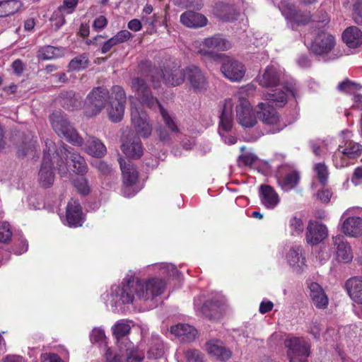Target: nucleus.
<instances>
[{
  "mask_svg": "<svg viewBox=\"0 0 362 362\" xmlns=\"http://www.w3.org/2000/svg\"><path fill=\"white\" fill-rule=\"evenodd\" d=\"M298 91V87L296 84L291 83L284 84L279 91L276 90L274 93H267L264 94V98L267 102L258 104L257 114L264 124L273 127L270 131L271 133L279 132L286 127V124L280 122L276 110L270 105V103H276V105L282 107L286 104L290 96L296 98Z\"/></svg>",
  "mask_w": 362,
  "mask_h": 362,
  "instance_id": "nucleus-1",
  "label": "nucleus"
},
{
  "mask_svg": "<svg viewBox=\"0 0 362 362\" xmlns=\"http://www.w3.org/2000/svg\"><path fill=\"white\" fill-rule=\"evenodd\" d=\"M131 88L141 105L148 108L158 107L166 127L173 133H178L179 128L174 117L170 115L151 94L144 79L136 77L132 79Z\"/></svg>",
  "mask_w": 362,
  "mask_h": 362,
  "instance_id": "nucleus-2",
  "label": "nucleus"
},
{
  "mask_svg": "<svg viewBox=\"0 0 362 362\" xmlns=\"http://www.w3.org/2000/svg\"><path fill=\"white\" fill-rule=\"evenodd\" d=\"M101 298L111 306L113 312H123L125 305L136 300L134 293V277L125 278L121 285L112 286L110 292L103 294Z\"/></svg>",
  "mask_w": 362,
  "mask_h": 362,
  "instance_id": "nucleus-3",
  "label": "nucleus"
},
{
  "mask_svg": "<svg viewBox=\"0 0 362 362\" xmlns=\"http://www.w3.org/2000/svg\"><path fill=\"white\" fill-rule=\"evenodd\" d=\"M166 288L164 279L157 276L134 280V293L136 300L148 304L151 307L156 306L157 298Z\"/></svg>",
  "mask_w": 362,
  "mask_h": 362,
  "instance_id": "nucleus-4",
  "label": "nucleus"
},
{
  "mask_svg": "<svg viewBox=\"0 0 362 362\" xmlns=\"http://www.w3.org/2000/svg\"><path fill=\"white\" fill-rule=\"evenodd\" d=\"M52 129L56 134L76 146L83 145V139L69 122L66 115L61 111L53 112L50 116Z\"/></svg>",
  "mask_w": 362,
  "mask_h": 362,
  "instance_id": "nucleus-5",
  "label": "nucleus"
},
{
  "mask_svg": "<svg viewBox=\"0 0 362 362\" xmlns=\"http://www.w3.org/2000/svg\"><path fill=\"white\" fill-rule=\"evenodd\" d=\"M110 98V93L106 88L100 86L93 88L86 98L85 114L88 117L97 115Z\"/></svg>",
  "mask_w": 362,
  "mask_h": 362,
  "instance_id": "nucleus-6",
  "label": "nucleus"
},
{
  "mask_svg": "<svg viewBox=\"0 0 362 362\" xmlns=\"http://www.w3.org/2000/svg\"><path fill=\"white\" fill-rule=\"evenodd\" d=\"M46 149L44 150L43 160L38 173V182L45 187H49L54 182V173L53 163L51 160V153L55 149V145L51 140L45 142Z\"/></svg>",
  "mask_w": 362,
  "mask_h": 362,
  "instance_id": "nucleus-7",
  "label": "nucleus"
},
{
  "mask_svg": "<svg viewBox=\"0 0 362 362\" xmlns=\"http://www.w3.org/2000/svg\"><path fill=\"white\" fill-rule=\"evenodd\" d=\"M194 305L195 312L199 316H205L211 320L222 315L223 303L218 298L205 300L203 296H198L194 298Z\"/></svg>",
  "mask_w": 362,
  "mask_h": 362,
  "instance_id": "nucleus-8",
  "label": "nucleus"
},
{
  "mask_svg": "<svg viewBox=\"0 0 362 362\" xmlns=\"http://www.w3.org/2000/svg\"><path fill=\"white\" fill-rule=\"evenodd\" d=\"M233 103L231 99L224 101L218 127V133L223 141L230 145L235 144L237 141L235 137L228 134L233 127Z\"/></svg>",
  "mask_w": 362,
  "mask_h": 362,
  "instance_id": "nucleus-9",
  "label": "nucleus"
},
{
  "mask_svg": "<svg viewBox=\"0 0 362 362\" xmlns=\"http://www.w3.org/2000/svg\"><path fill=\"white\" fill-rule=\"evenodd\" d=\"M112 94L115 95L114 100L110 101L106 110L109 119L116 123L123 118L127 97L124 89L119 86L112 88Z\"/></svg>",
  "mask_w": 362,
  "mask_h": 362,
  "instance_id": "nucleus-10",
  "label": "nucleus"
},
{
  "mask_svg": "<svg viewBox=\"0 0 362 362\" xmlns=\"http://www.w3.org/2000/svg\"><path fill=\"white\" fill-rule=\"evenodd\" d=\"M119 164L124 183L122 193L126 197H133L139 191V188L136 186L138 172L134 165L129 161L126 163L123 159L120 158Z\"/></svg>",
  "mask_w": 362,
  "mask_h": 362,
  "instance_id": "nucleus-11",
  "label": "nucleus"
},
{
  "mask_svg": "<svg viewBox=\"0 0 362 362\" xmlns=\"http://www.w3.org/2000/svg\"><path fill=\"white\" fill-rule=\"evenodd\" d=\"M54 153L61 158H64L69 167L76 174L83 175L88 172V165L83 156L71 152L66 145L62 144Z\"/></svg>",
  "mask_w": 362,
  "mask_h": 362,
  "instance_id": "nucleus-12",
  "label": "nucleus"
},
{
  "mask_svg": "<svg viewBox=\"0 0 362 362\" xmlns=\"http://www.w3.org/2000/svg\"><path fill=\"white\" fill-rule=\"evenodd\" d=\"M334 36L325 30H315L313 39L309 44L310 49L317 55H323L329 53L335 46Z\"/></svg>",
  "mask_w": 362,
  "mask_h": 362,
  "instance_id": "nucleus-13",
  "label": "nucleus"
},
{
  "mask_svg": "<svg viewBox=\"0 0 362 362\" xmlns=\"http://www.w3.org/2000/svg\"><path fill=\"white\" fill-rule=\"evenodd\" d=\"M279 8L292 29H295L296 25H306L311 19L310 13L298 11L293 4L286 0L281 1Z\"/></svg>",
  "mask_w": 362,
  "mask_h": 362,
  "instance_id": "nucleus-14",
  "label": "nucleus"
},
{
  "mask_svg": "<svg viewBox=\"0 0 362 362\" xmlns=\"http://www.w3.org/2000/svg\"><path fill=\"white\" fill-rule=\"evenodd\" d=\"M290 362H303L310 355V345L304 338L293 337L285 340Z\"/></svg>",
  "mask_w": 362,
  "mask_h": 362,
  "instance_id": "nucleus-15",
  "label": "nucleus"
},
{
  "mask_svg": "<svg viewBox=\"0 0 362 362\" xmlns=\"http://www.w3.org/2000/svg\"><path fill=\"white\" fill-rule=\"evenodd\" d=\"M202 46V47L198 51L200 54L214 57L216 52L229 49L231 47V44L221 35H215L204 39Z\"/></svg>",
  "mask_w": 362,
  "mask_h": 362,
  "instance_id": "nucleus-16",
  "label": "nucleus"
},
{
  "mask_svg": "<svg viewBox=\"0 0 362 362\" xmlns=\"http://www.w3.org/2000/svg\"><path fill=\"white\" fill-rule=\"evenodd\" d=\"M131 119L137 134L143 138H148L152 132V127L148 122L147 115L137 107L131 104Z\"/></svg>",
  "mask_w": 362,
  "mask_h": 362,
  "instance_id": "nucleus-17",
  "label": "nucleus"
},
{
  "mask_svg": "<svg viewBox=\"0 0 362 362\" xmlns=\"http://www.w3.org/2000/svg\"><path fill=\"white\" fill-rule=\"evenodd\" d=\"M341 231L349 238H358L362 235V218L349 216V210L343 213L340 219Z\"/></svg>",
  "mask_w": 362,
  "mask_h": 362,
  "instance_id": "nucleus-18",
  "label": "nucleus"
},
{
  "mask_svg": "<svg viewBox=\"0 0 362 362\" xmlns=\"http://www.w3.org/2000/svg\"><path fill=\"white\" fill-rule=\"evenodd\" d=\"M236 119L238 123L245 128H251L257 122L252 107L245 98H240L236 105Z\"/></svg>",
  "mask_w": 362,
  "mask_h": 362,
  "instance_id": "nucleus-19",
  "label": "nucleus"
},
{
  "mask_svg": "<svg viewBox=\"0 0 362 362\" xmlns=\"http://www.w3.org/2000/svg\"><path fill=\"white\" fill-rule=\"evenodd\" d=\"M185 80L194 92H202L207 88L208 81L204 74L195 65L185 68Z\"/></svg>",
  "mask_w": 362,
  "mask_h": 362,
  "instance_id": "nucleus-20",
  "label": "nucleus"
},
{
  "mask_svg": "<svg viewBox=\"0 0 362 362\" xmlns=\"http://www.w3.org/2000/svg\"><path fill=\"white\" fill-rule=\"evenodd\" d=\"M335 250L336 259L338 262L349 263L353 259L354 255L349 242L341 235H337L332 238Z\"/></svg>",
  "mask_w": 362,
  "mask_h": 362,
  "instance_id": "nucleus-21",
  "label": "nucleus"
},
{
  "mask_svg": "<svg viewBox=\"0 0 362 362\" xmlns=\"http://www.w3.org/2000/svg\"><path fill=\"white\" fill-rule=\"evenodd\" d=\"M283 72L274 65L267 66L264 72L257 76L258 83L264 88L277 86L282 78Z\"/></svg>",
  "mask_w": 362,
  "mask_h": 362,
  "instance_id": "nucleus-22",
  "label": "nucleus"
},
{
  "mask_svg": "<svg viewBox=\"0 0 362 362\" xmlns=\"http://www.w3.org/2000/svg\"><path fill=\"white\" fill-rule=\"evenodd\" d=\"M221 70L226 78L235 82L240 81L245 74L243 64L238 61L229 59L224 60Z\"/></svg>",
  "mask_w": 362,
  "mask_h": 362,
  "instance_id": "nucleus-23",
  "label": "nucleus"
},
{
  "mask_svg": "<svg viewBox=\"0 0 362 362\" xmlns=\"http://www.w3.org/2000/svg\"><path fill=\"white\" fill-rule=\"evenodd\" d=\"M122 151L128 158L137 159L144 153L142 144L139 137L128 136L121 146Z\"/></svg>",
  "mask_w": 362,
  "mask_h": 362,
  "instance_id": "nucleus-24",
  "label": "nucleus"
},
{
  "mask_svg": "<svg viewBox=\"0 0 362 362\" xmlns=\"http://www.w3.org/2000/svg\"><path fill=\"white\" fill-rule=\"evenodd\" d=\"M325 225L316 221H310L307 228L306 240L310 245H317L327 236Z\"/></svg>",
  "mask_w": 362,
  "mask_h": 362,
  "instance_id": "nucleus-25",
  "label": "nucleus"
},
{
  "mask_svg": "<svg viewBox=\"0 0 362 362\" xmlns=\"http://www.w3.org/2000/svg\"><path fill=\"white\" fill-rule=\"evenodd\" d=\"M259 197L261 204L269 210L274 209L280 203V197L273 187L262 185L259 187Z\"/></svg>",
  "mask_w": 362,
  "mask_h": 362,
  "instance_id": "nucleus-26",
  "label": "nucleus"
},
{
  "mask_svg": "<svg viewBox=\"0 0 362 362\" xmlns=\"http://www.w3.org/2000/svg\"><path fill=\"white\" fill-rule=\"evenodd\" d=\"M83 220L82 209L77 200L71 199L67 204L66 210V221L70 227L81 226Z\"/></svg>",
  "mask_w": 362,
  "mask_h": 362,
  "instance_id": "nucleus-27",
  "label": "nucleus"
},
{
  "mask_svg": "<svg viewBox=\"0 0 362 362\" xmlns=\"http://www.w3.org/2000/svg\"><path fill=\"white\" fill-rule=\"evenodd\" d=\"M302 252V247L299 246L292 247L286 256L288 264L296 272L303 271L304 267H306L305 259Z\"/></svg>",
  "mask_w": 362,
  "mask_h": 362,
  "instance_id": "nucleus-28",
  "label": "nucleus"
},
{
  "mask_svg": "<svg viewBox=\"0 0 362 362\" xmlns=\"http://www.w3.org/2000/svg\"><path fill=\"white\" fill-rule=\"evenodd\" d=\"M170 333L184 342L194 340L197 335V331L194 327L182 323L171 326Z\"/></svg>",
  "mask_w": 362,
  "mask_h": 362,
  "instance_id": "nucleus-29",
  "label": "nucleus"
},
{
  "mask_svg": "<svg viewBox=\"0 0 362 362\" xmlns=\"http://www.w3.org/2000/svg\"><path fill=\"white\" fill-rule=\"evenodd\" d=\"M81 146L88 154L97 158L103 156L107 151L104 144L98 138L92 136H87L86 142Z\"/></svg>",
  "mask_w": 362,
  "mask_h": 362,
  "instance_id": "nucleus-30",
  "label": "nucleus"
},
{
  "mask_svg": "<svg viewBox=\"0 0 362 362\" xmlns=\"http://www.w3.org/2000/svg\"><path fill=\"white\" fill-rule=\"evenodd\" d=\"M310 296L313 305L318 309H325L327 307L329 299L323 288L320 284L312 282L309 285Z\"/></svg>",
  "mask_w": 362,
  "mask_h": 362,
  "instance_id": "nucleus-31",
  "label": "nucleus"
},
{
  "mask_svg": "<svg viewBox=\"0 0 362 362\" xmlns=\"http://www.w3.org/2000/svg\"><path fill=\"white\" fill-rule=\"evenodd\" d=\"M180 22L186 27L197 28L205 26L208 21L207 18L201 13L187 11L180 16Z\"/></svg>",
  "mask_w": 362,
  "mask_h": 362,
  "instance_id": "nucleus-32",
  "label": "nucleus"
},
{
  "mask_svg": "<svg viewBox=\"0 0 362 362\" xmlns=\"http://www.w3.org/2000/svg\"><path fill=\"white\" fill-rule=\"evenodd\" d=\"M214 12L218 18L226 22L236 20L238 16V12L233 5L223 2L216 4Z\"/></svg>",
  "mask_w": 362,
  "mask_h": 362,
  "instance_id": "nucleus-33",
  "label": "nucleus"
},
{
  "mask_svg": "<svg viewBox=\"0 0 362 362\" xmlns=\"http://www.w3.org/2000/svg\"><path fill=\"white\" fill-rule=\"evenodd\" d=\"M209 354L221 361H226L231 357V352L226 349L219 341H210L206 345Z\"/></svg>",
  "mask_w": 362,
  "mask_h": 362,
  "instance_id": "nucleus-34",
  "label": "nucleus"
},
{
  "mask_svg": "<svg viewBox=\"0 0 362 362\" xmlns=\"http://www.w3.org/2000/svg\"><path fill=\"white\" fill-rule=\"evenodd\" d=\"M163 79L166 85L176 86L182 84L185 80V69H165L162 71Z\"/></svg>",
  "mask_w": 362,
  "mask_h": 362,
  "instance_id": "nucleus-35",
  "label": "nucleus"
},
{
  "mask_svg": "<svg viewBox=\"0 0 362 362\" xmlns=\"http://www.w3.org/2000/svg\"><path fill=\"white\" fill-rule=\"evenodd\" d=\"M344 42L349 48H356L362 45V32L356 26L347 28L342 34Z\"/></svg>",
  "mask_w": 362,
  "mask_h": 362,
  "instance_id": "nucleus-36",
  "label": "nucleus"
},
{
  "mask_svg": "<svg viewBox=\"0 0 362 362\" xmlns=\"http://www.w3.org/2000/svg\"><path fill=\"white\" fill-rule=\"evenodd\" d=\"M345 286L350 298L354 302L362 304V276L349 279Z\"/></svg>",
  "mask_w": 362,
  "mask_h": 362,
  "instance_id": "nucleus-37",
  "label": "nucleus"
},
{
  "mask_svg": "<svg viewBox=\"0 0 362 362\" xmlns=\"http://www.w3.org/2000/svg\"><path fill=\"white\" fill-rule=\"evenodd\" d=\"M131 330L130 322L127 320H120L115 322L112 327L113 335L117 340V343L122 344L125 341H128L125 337L129 334Z\"/></svg>",
  "mask_w": 362,
  "mask_h": 362,
  "instance_id": "nucleus-38",
  "label": "nucleus"
},
{
  "mask_svg": "<svg viewBox=\"0 0 362 362\" xmlns=\"http://www.w3.org/2000/svg\"><path fill=\"white\" fill-rule=\"evenodd\" d=\"M300 175L297 171H291L284 177L279 178L278 183L284 192H289L295 188L299 182Z\"/></svg>",
  "mask_w": 362,
  "mask_h": 362,
  "instance_id": "nucleus-39",
  "label": "nucleus"
},
{
  "mask_svg": "<svg viewBox=\"0 0 362 362\" xmlns=\"http://www.w3.org/2000/svg\"><path fill=\"white\" fill-rule=\"evenodd\" d=\"M23 4L18 0L0 1V18L13 15L20 11Z\"/></svg>",
  "mask_w": 362,
  "mask_h": 362,
  "instance_id": "nucleus-40",
  "label": "nucleus"
},
{
  "mask_svg": "<svg viewBox=\"0 0 362 362\" xmlns=\"http://www.w3.org/2000/svg\"><path fill=\"white\" fill-rule=\"evenodd\" d=\"M165 346L158 335L152 336L151 348L148 351V358H159L164 354Z\"/></svg>",
  "mask_w": 362,
  "mask_h": 362,
  "instance_id": "nucleus-41",
  "label": "nucleus"
},
{
  "mask_svg": "<svg viewBox=\"0 0 362 362\" xmlns=\"http://www.w3.org/2000/svg\"><path fill=\"white\" fill-rule=\"evenodd\" d=\"M126 349L127 362H140L144 358V353L137 347H134L131 341L124 344Z\"/></svg>",
  "mask_w": 362,
  "mask_h": 362,
  "instance_id": "nucleus-42",
  "label": "nucleus"
},
{
  "mask_svg": "<svg viewBox=\"0 0 362 362\" xmlns=\"http://www.w3.org/2000/svg\"><path fill=\"white\" fill-rule=\"evenodd\" d=\"M341 149L348 158H356L361 155L362 146L358 143L350 141L345 144L344 147L341 146Z\"/></svg>",
  "mask_w": 362,
  "mask_h": 362,
  "instance_id": "nucleus-43",
  "label": "nucleus"
},
{
  "mask_svg": "<svg viewBox=\"0 0 362 362\" xmlns=\"http://www.w3.org/2000/svg\"><path fill=\"white\" fill-rule=\"evenodd\" d=\"M310 146L313 153L317 156H324L329 150V141L327 140H311Z\"/></svg>",
  "mask_w": 362,
  "mask_h": 362,
  "instance_id": "nucleus-44",
  "label": "nucleus"
},
{
  "mask_svg": "<svg viewBox=\"0 0 362 362\" xmlns=\"http://www.w3.org/2000/svg\"><path fill=\"white\" fill-rule=\"evenodd\" d=\"M88 59L87 56L83 54L76 56L71 60L69 64V69L70 71H79L87 67Z\"/></svg>",
  "mask_w": 362,
  "mask_h": 362,
  "instance_id": "nucleus-45",
  "label": "nucleus"
},
{
  "mask_svg": "<svg viewBox=\"0 0 362 362\" xmlns=\"http://www.w3.org/2000/svg\"><path fill=\"white\" fill-rule=\"evenodd\" d=\"M341 148V146H339L338 151L335 152L333 156V163L337 168H342L349 164V159H350V158H348L346 155L343 153Z\"/></svg>",
  "mask_w": 362,
  "mask_h": 362,
  "instance_id": "nucleus-46",
  "label": "nucleus"
},
{
  "mask_svg": "<svg viewBox=\"0 0 362 362\" xmlns=\"http://www.w3.org/2000/svg\"><path fill=\"white\" fill-rule=\"evenodd\" d=\"M338 89L347 93H354L356 91L360 90L362 86L350 80H345L338 85Z\"/></svg>",
  "mask_w": 362,
  "mask_h": 362,
  "instance_id": "nucleus-47",
  "label": "nucleus"
},
{
  "mask_svg": "<svg viewBox=\"0 0 362 362\" xmlns=\"http://www.w3.org/2000/svg\"><path fill=\"white\" fill-rule=\"evenodd\" d=\"M37 151L36 141H32L28 144H24L23 146L18 150V155L19 157H34L35 151Z\"/></svg>",
  "mask_w": 362,
  "mask_h": 362,
  "instance_id": "nucleus-48",
  "label": "nucleus"
},
{
  "mask_svg": "<svg viewBox=\"0 0 362 362\" xmlns=\"http://www.w3.org/2000/svg\"><path fill=\"white\" fill-rule=\"evenodd\" d=\"M314 170L320 182L325 185L328 178V170L326 165L324 163H319L315 165Z\"/></svg>",
  "mask_w": 362,
  "mask_h": 362,
  "instance_id": "nucleus-49",
  "label": "nucleus"
},
{
  "mask_svg": "<svg viewBox=\"0 0 362 362\" xmlns=\"http://www.w3.org/2000/svg\"><path fill=\"white\" fill-rule=\"evenodd\" d=\"M12 236L11 226L7 222H0V243H6Z\"/></svg>",
  "mask_w": 362,
  "mask_h": 362,
  "instance_id": "nucleus-50",
  "label": "nucleus"
},
{
  "mask_svg": "<svg viewBox=\"0 0 362 362\" xmlns=\"http://www.w3.org/2000/svg\"><path fill=\"white\" fill-rule=\"evenodd\" d=\"M158 267L161 274L165 276L176 277L179 274V271L173 264L163 263L158 265Z\"/></svg>",
  "mask_w": 362,
  "mask_h": 362,
  "instance_id": "nucleus-51",
  "label": "nucleus"
},
{
  "mask_svg": "<svg viewBox=\"0 0 362 362\" xmlns=\"http://www.w3.org/2000/svg\"><path fill=\"white\" fill-rule=\"evenodd\" d=\"M291 233L293 235H298L303 233L304 225L302 220L297 217H293L290 220Z\"/></svg>",
  "mask_w": 362,
  "mask_h": 362,
  "instance_id": "nucleus-52",
  "label": "nucleus"
},
{
  "mask_svg": "<svg viewBox=\"0 0 362 362\" xmlns=\"http://www.w3.org/2000/svg\"><path fill=\"white\" fill-rule=\"evenodd\" d=\"M74 185L77 191L83 195H86L90 192V187L87 179L85 177L76 179Z\"/></svg>",
  "mask_w": 362,
  "mask_h": 362,
  "instance_id": "nucleus-53",
  "label": "nucleus"
},
{
  "mask_svg": "<svg viewBox=\"0 0 362 362\" xmlns=\"http://www.w3.org/2000/svg\"><path fill=\"white\" fill-rule=\"evenodd\" d=\"M90 339L93 343H103L105 340V334L100 327H95L90 334Z\"/></svg>",
  "mask_w": 362,
  "mask_h": 362,
  "instance_id": "nucleus-54",
  "label": "nucleus"
},
{
  "mask_svg": "<svg viewBox=\"0 0 362 362\" xmlns=\"http://www.w3.org/2000/svg\"><path fill=\"white\" fill-rule=\"evenodd\" d=\"M40 54L43 59H52L59 56V49L52 46H47L41 49Z\"/></svg>",
  "mask_w": 362,
  "mask_h": 362,
  "instance_id": "nucleus-55",
  "label": "nucleus"
},
{
  "mask_svg": "<svg viewBox=\"0 0 362 362\" xmlns=\"http://www.w3.org/2000/svg\"><path fill=\"white\" fill-rule=\"evenodd\" d=\"M353 19L357 24H362V0H356L354 4Z\"/></svg>",
  "mask_w": 362,
  "mask_h": 362,
  "instance_id": "nucleus-56",
  "label": "nucleus"
},
{
  "mask_svg": "<svg viewBox=\"0 0 362 362\" xmlns=\"http://www.w3.org/2000/svg\"><path fill=\"white\" fill-rule=\"evenodd\" d=\"M78 0H64L63 4L59 7L62 13H71L77 6Z\"/></svg>",
  "mask_w": 362,
  "mask_h": 362,
  "instance_id": "nucleus-57",
  "label": "nucleus"
},
{
  "mask_svg": "<svg viewBox=\"0 0 362 362\" xmlns=\"http://www.w3.org/2000/svg\"><path fill=\"white\" fill-rule=\"evenodd\" d=\"M185 357L188 362H201L202 361V354L197 350L187 351Z\"/></svg>",
  "mask_w": 362,
  "mask_h": 362,
  "instance_id": "nucleus-58",
  "label": "nucleus"
},
{
  "mask_svg": "<svg viewBox=\"0 0 362 362\" xmlns=\"http://www.w3.org/2000/svg\"><path fill=\"white\" fill-rule=\"evenodd\" d=\"M132 37V34L127 30H122L118 32L112 38L117 45L127 41Z\"/></svg>",
  "mask_w": 362,
  "mask_h": 362,
  "instance_id": "nucleus-59",
  "label": "nucleus"
},
{
  "mask_svg": "<svg viewBox=\"0 0 362 362\" xmlns=\"http://www.w3.org/2000/svg\"><path fill=\"white\" fill-rule=\"evenodd\" d=\"M92 165L103 174H107L110 171V167L102 160H96L92 163Z\"/></svg>",
  "mask_w": 362,
  "mask_h": 362,
  "instance_id": "nucleus-60",
  "label": "nucleus"
},
{
  "mask_svg": "<svg viewBox=\"0 0 362 362\" xmlns=\"http://www.w3.org/2000/svg\"><path fill=\"white\" fill-rule=\"evenodd\" d=\"M42 362H63L55 354L45 353L41 355Z\"/></svg>",
  "mask_w": 362,
  "mask_h": 362,
  "instance_id": "nucleus-61",
  "label": "nucleus"
},
{
  "mask_svg": "<svg viewBox=\"0 0 362 362\" xmlns=\"http://www.w3.org/2000/svg\"><path fill=\"white\" fill-rule=\"evenodd\" d=\"M332 192L329 189H322L320 190L317 193V198L324 203H327L329 202L332 197Z\"/></svg>",
  "mask_w": 362,
  "mask_h": 362,
  "instance_id": "nucleus-62",
  "label": "nucleus"
},
{
  "mask_svg": "<svg viewBox=\"0 0 362 362\" xmlns=\"http://www.w3.org/2000/svg\"><path fill=\"white\" fill-rule=\"evenodd\" d=\"M351 181L354 185H359L362 184V166L358 167L355 169Z\"/></svg>",
  "mask_w": 362,
  "mask_h": 362,
  "instance_id": "nucleus-63",
  "label": "nucleus"
},
{
  "mask_svg": "<svg viewBox=\"0 0 362 362\" xmlns=\"http://www.w3.org/2000/svg\"><path fill=\"white\" fill-rule=\"evenodd\" d=\"M107 23L106 18L103 16H100L95 19L93 26L95 30H102L107 25Z\"/></svg>",
  "mask_w": 362,
  "mask_h": 362,
  "instance_id": "nucleus-64",
  "label": "nucleus"
}]
</instances>
